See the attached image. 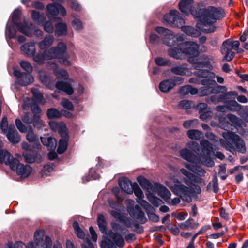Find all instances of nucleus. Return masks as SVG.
Returning a JSON list of instances; mask_svg holds the SVG:
<instances>
[{"instance_id": "1", "label": "nucleus", "mask_w": 248, "mask_h": 248, "mask_svg": "<svg viewBox=\"0 0 248 248\" xmlns=\"http://www.w3.org/2000/svg\"><path fill=\"white\" fill-rule=\"evenodd\" d=\"M180 11L186 14L190 13L197 20L196 27L204 33H211L215 30L214 24L217 16V9L213 6L202 8L201 3H194L193 0H181L179 3Z\"/></svg>"}, {"instance_id": "2", "label": "nucleus", "mask_w": 248, "mask_h": 248, "mask_svg": "<svg viewBox=\"0 0 248 248\" xmlns=\"http://www.w3.org/2000/svg\"><path fill=\"white\" fill-rule=\"evenodd\" d=\"M197 154L199 158L187 149H183L180 152L181 156L189 162L184 164L185 167L199 175L203 176L205 171L199 164L201 162L208 167L214 165L213 159L216 155L212 144L206 140H202L201 148L197 150Z\"/></svg>"}, {"instance_id": "3", "label": "nucleus", "mask_w": 248, "mask_h": 248, "mask_svg": "<svg viewBox=\"0 0 248 248\" xmlns=\"http://www.w3.org/2000/svg\"><path fill=\"white\" fill-rule=\"evenodd\" d=\"M180 172L186 177L184 181L187 186L180 183L175 184L173 186L170 185L167 182L166 184L175 194L180 196L183 201L190 202L192 196L201 193V189L198 184L202 183V179L185 169H181Z\"/></svg>"}, {"instance_id": "4", "label": "nucleus", "mask_w": 248, "mask_h": 248, "mask_svg": "<svg viewBox=\"0 0 248 248\" xmlns=\"http://www.w3.org/2000/svg\"><path fill=\"white\" fill-rule=\"evenodd\" d=\"M181 47L184 50L185 56L188 57V61L192 63L195 69L198 70L212 69L211 61L207 57L202 56L196 61L194 60V58L197 57L199 54L198 44L191 41L186 42L181 44Z\"/></svg>"}, {"instance_id": "5", "label": "nucleus", "mask_w": 248, "mask_h": 248, "mask_svg": "<svg viewBox=\"0 0 248 248\" xmlns=\"http://www.w3.org/2000/svg\"><path fill=\"white\" fill-rule=\"evenodd\" d=\"M66 45L64 43L60 42L56 47L45 50L43 53H39L36 55L34 54L33 59L38 63L43 64L46 60L58 58L62 64L69 65L70 62L67 60L68 56L66 53Z\"/></svg>"}, {"instance_id": "6", "label": "nucleus", "mask_w": 248, "mask_h": 248, "mask_svg": "<svg viewBox=\"0 0 248 248\" xmlns=\"http://www.w3.org/2000/svg\"><path fill=\"white\" fill-rule=\"evenodd\" d=\"M209 70L203 69L199 70L196 74L199 78H203L201 81V84L203 87L201 88L199 90L192 86L189 85V93L192 95L198 94L201 96H206L213 93L215 91L216 83L213 78H215V74L213 72L209 71Z\"/></svg>"}, {"instance_id": "7", "label": "nucleus", "mask_w": 248, "mask_h": 248, "mask_svg": "<svg viewBox=\"0 0 248 248\" xmlns=\"http://www.w3.org/2000/svg\"><path fill=\"white\" fill-rule=\"evenodd\" d=\"M223 139L220 140L221 145L227 150L245 153L246 148L244 141L239 136L231 132H225L222 133Z\"/></svg>"}, {"instance_id": "8", "label": "nucleus", "mask_w": 248, "mask_h": 248, "mask_svg": "<svg viewBox=\"0 0 248 248\" xmlns=\"http://www.w3.org/2000/svg\"><path fill=\"white\" fill-rule=\"evenodd\" d=\"M108 236L104 235L102 237L100 244L101 248H117V247H124V241L120 234L110 232L108 233Z\"/></svg>"}, {"instance_id": "9", "label": "nucleus", "mask_w": 248, "mask_h": 248, "mask_svg": "<svg viewBox=\"0 0 248 248\" xmlns=\"http://www.w3.org/2000/svg\"><path fill=\"white\" fill-rule=\"evenodd\" d=\"M240 43L238 41H231L227 39L222 45L220 51L224 54V59L227 61H231L234 57V53L232 49L235 50L237 53H241L243 50L239 49Z\"/></svg>"}, {"instance_id": "10", "label": "nucleus", "mask_w": 248, "mask_h": 248, "mask_svg": "<svg viewBox=\"0 0 248 248\" xmlns=\"http://www.w3.org/2000/svg\"><path fill=\"white\" fill-rule=\"evenodd\" d=\"M32 100L28 97H26L24 99V103L22 105V108L25 110L29 109L30 107L34 113L33 120L32 123L35 127L37 129H41L44 126V122L40 119V114L41 110L36 104L31 105Z\"/></svg>"}, {"instance_id": "11", "label": "nucleus", "mask_w": 248, "mask_h": 248, "mask_svg": "<svg viewBox=\"0 0 248 248\" xmlns=\"http://www.w3.org/2000/svg\"><path fill=\"white\" fill-rule=\"evenodd\" d=\"M119 184L122 191H120L117 187H114L112 189V192L119 200H122L124 198L123 191L128 194L133 193L134 183H132L128 179L124 178L120 179Z\"/></svg>"}, {"instance_id": "12", "label": "nucleus", "mask_w": 248, "mask_h": 248, "mask_svg": "<svg viewBox=\"0 0 248 248\" xmlns=\"http://www.w3.org/2000/svg\"><path fill=\"white\" fill-rule=\"evenodd\" d=\"M163 22L176 27H180L185 24L184 19L180 16L179 12L175 10H171L169 13L165 15Z\"/></svg>"}, {"instance_id": "13", "label": "nucleus", "mask_w": 248, "mask_h": 248, "mask_svg": "<svg viewBox=\"0 0 248 248\" xmlns=\"http://www.w3.org/2000/svg\"><path fill=\"white\" fill-rule=\"evenodd\" d=\"M15 123L17 129L20 132L27 133V140L30 142H35L37 147L39 148L40 145L36 142L38 141V137L34 133L32 127L31 126H26L19 119H16Z\"/></svg>"}, {"instance_id": "14", "label": "nucleus", "mask_w": 248, "mask_h": 248, "mask_svg": "<svg viewBox=\"0 0 248 248\" xmlns=\"http://www.w3.org/2000/svg\"><path fill=\"white\" fill-rule=\"evenodd\" d=\"M156 31L164 36L163 42L167 46H173L178 42V38L180 36L173 35L172 31L162 27H157L155 28Z\"/></svg>"}, {"instance_id": "15", "label": "nucleus", "mask_w": 248, "mask_h": 248, "mask_svg": "<svg viewBox=\"0 0 248 248\" xmlns=\"http://www.w3.org/2000/svg\"><path fill=\"white\" fill-rule=\"evenodd\" d=\"M16 27L19 31L27 36H31L34 34L36 36L41 37L43 35L41 30L33 28L32 24L26 21L17 24Z\"/></svg>"}, {"instance_id": "16", "label": "nucleus", "mask_w": 248, "mask_h": 248, "mask_svg": "<svg viewBox=\"0 0 248 248\" xmlns=\"http://www.w3.org/2000/svg\"><path fill=\"white\" fill-rule=\"evenodd\" d=\"M14 165H11V170L22 178L28 177L32 171L31 167L29 165L20 163L18 159L15 160Z\"/></svg>"}, {"instance_id": "17", "label": "nucleus", "mask_w": 248, "mask_h": 248, "mask_svg": "<svg viewBox=\"0 0 248 248\" xmlns=\"http://www.w3.org/2000/svg\"><path fill=\"white\" fill-rule=\"evenodd\" d=\"M60 14L62 16L66 15L65 8L60 4H49L47 6V15L49 19Z\"/></svg>"}, {"instance_id": "18", "label": "nucleus", "mask_w": 248, "mask_h": 248, "mask_svg": "<svg viewBox=\"0 0 248 248\" xmlns=\"http://www.w3.org/2000/svg\"><path fill=\"white\" fill-rule=\"evenodd\" d=\"M14 75L17 78L18 83L21 85H27L34 80L33 76L30 73H22L17 70H14Z\"/></svg>"}, {"instance_id": "19", "label": "nucleus", "mask_w": 248, "mask_h": 248, "mask_svg": "<svg viewBox=\"0 0 248 248\" xmlns=\"http://www.w3.org/2000/svg\"><path fill=\"white\" fill-rule=\"evenodd\" d=\"M73 82V81L71 79L69 80L68 82L59 81L56 83L55 86L57 89L63 91L67 94L71 95L74 92L72 87Z\"/></svg>"}, {"instance_id": "20", "label": "nucleus", "mask_w": 248, "mask_h": 248, "mask_svg": "<svg viewBox=\"0 0 248 248\" xmlns=\"http://www.w3.org/2000/svg\"><path fill=\"white\" fill-rule=\"evenodd\" d=\"M17 159L14 158L11 154L5 150L0 151V162L8 165L11 169V165H14L15 160Z\"/></svg>"}, {"instance_id": "21", "label": "nucleus", "mask_w": 248, "mask_h": 248, "mask_svg": "<svg viewBox=\"0 0 248 248\" xmlns=\"http://www.w3.org/2000/svg\"><path fill=\"white\" fill-rule=\"evenodd\" d=\"M6 136L8 140L13 143H17L20 141V137L18 132L15 129L13 124L9 125L6 133Z\"/></svg>"}, {"instance_id": "22", "label": "nucleus", "mask_w": 248, "mask_h": 248, "mask_svg": "<svg viewBox=\"0 0 248 248\" xmlns=\"http://www.w3.org/2000/svg\"><path fill=\"white\" fill-rule=\"evenodd\" d=\"M49 124L53 131H58L61 136H65L66 135L67 129L64 123L51 121Z\"/></svg>"}, {"instance_id": "23", "label": "nucleus", "mask_w": 248, "mask_h": 248, "mask_svg": "<svg viewBox=\"0 0 248 248\" xmlns=\"http://www.w3.org/2000/svg\"><path fill=\"white\" fill-rule=\"evenodd\" d=\"M129 214L132 217L138 219L142 223L146 222L147 220L144 213L138 205H135L134 209H132Z\"/></svg>"}, {"instance_id": "24", "label": "nucleus", "mask_w": 248, "mask_h": 248, "mask_svg": "<svg viewBox=\"0 0 248 248\" xmlns=\"http://www.w3.org/2000/svg\"><path fill=\"white\" fill-rule=\"evenodd\" d=\"M171 71L179 75L190 76L191 73L186 64L174 66L171 68Z\"/></svg>"}, {"instance_id": "25", "label": "nucleus", "mask_w": 248, "mask_h": 248, "mask_svg": "<svg viewBox=\"0 0 248 248\" xmlns=\"http://www.w3.org/2000/svg\"><path fill=\"white\" fill-rule=\"evenodd\" d=\"M49 68L53 69L54 73L58 78L67 79L68 77V73L63 69H57L58 66L55 63L49 62L48 66Z\"/></svg>"}, {"instance_id": "26", "label": "nucleus", "mask_w": 248, "mask_h": 248, "mask_svg": "<svg viewBox=\"0 0 248 248\" xmlns=\"http://www.w3.org/2000/svg\"><path fill=\"white\" fill-rule=\"evenodd\" d=\"M227 88L225 86H218V94L219 93H223L222 95L218 96V101H225L227 99L226 96L228 95L235 96L237 95V93L235 91H230L226 92Z\"/></svg>"}, {"instance_id": "27", "label": "nucleus", "mask_w": 248, "mask_h": 248, "mask_svg": "<svg viewBox=\"0 0 248 248\" xmlns=\"http://www.w3.org/2000/svg\"><path fill=\"white\" fill-rule=\"evenodd\" d=\"M175 86V83L172 79L162 81L159 84V89L163 93H168Z\"/></svg>"}, {"instance_id": "28", "label": "nucleus", "mask_w": 248, "mask_h": 248, "mask_svg": "<svg viewBox=\"0 0 248 248\" xmlns=\"http://www.w3.org/2000/svg\"><path fill=\"white\" fill-rule=\"evenodd\" d=\"M41 140L43 144L47 147L49 150L54 151L57 145L55 139L45 136L41 137Z\"/></svg>"}, {"instance_id": "29", "label": "nucleus", "mask_w": 248, "mask_h": 248, "mask_svg": "<svg viewBox=\"0 0 248 248\" xmlns=\"http://www.w3.org/2000/svg\"><path fill=\"white\" fill-rule=\"evenodd\" d=\"M39 78L42 82L47 86L49 88L51 89L54 87V82L52 80L51 77L47 76L45 72L40 70L38 73Z\"/></svg>"}, {"instance_id": "30", "label": "nucleus", "mask_w": 248, "mask_h": 248, "mask_svg": "<svg viewBox=\"0 0 248 248\" xmlns=\"http://www.w3.org/2000/svg\"><path fill=\"white\" fill-rule=\"evenodd\" d=\"M181 27L182 31L186 33L189 36H190L193 37H197L200 35L201 32L200 31H202L200 30L197 27L196 28L198 29H195L194 28L187 26H180Z\"/></svg>"}, {"instance_id": "31", "label": "nucleus", "mask_w": 248, "mask_h": 248, "mask_svg": "<svg viewBox=\"0 0 248 248\" xmlns=\"http://www.w3.org/2000/svg\"><path fill=\"white\" fill-rule=\"evenodd\" d=\"M169 56L176 59H181L184 58V53L181 47V44L179 46V48H171L168 51Z\"/></svg>"}, {"instance_id": "32", "label": "nucleus", "mask_w": 248, "mask_h": 248, "mask_svg": "<svg viewBox=\"0 0 248 248\" xmlns=\"http://www.w3.org/2000/svg\"><path fill=\"white\" fill-rule=\"evenodd\" d=\"M21 49L28 56H33L36 51L34 44L32 43L24 44L21 46Z\"/></svg>"}, {"instance_id": "33", "label": "nucleus", "mask_w": 248, "mask_h": 248, "mask_svg": "<svg viewBox=\"0 0 248 248\" xmlns=\"http://www.w3.org/2000/svg\"><path fill=\"white\" fill-rule=\"evenodd\" d=\"M67 33V26L66 23L59 22L55 25V33L57 36L66 35Z\"/></svg>"}, {"instance_id": "34", "label": "nucleus", "mask_w": 248, "mask_h": 248, "mask_svg": "<svg viewBox=\"0 0 248 248\" xmlns=\"http://www.w3.org/2000/svg\"><path fill=\"white\" fill-rule=\"evenodd\" d=\"M62 139L60 140L59 146L57 149V152L59 154L63 153L67 149L68 145V140L69 139L68 133H66L65 136H61Z\"/></svg>"}, {"instance_id": "35", "label": "nucleus", "mask_w": 248, "mask_h": 248, "mask_svg": "<svg viewBox=\"0 0 248 248\" xmlns=\"http://www.w3.org/2000/svg\"><path fill=\"white\" fill-rule=\"evenodd\" d=\"M54 41V37L53 36L48 35L45 37L43 40L41 41L39 44V47L40 49L44 50L51 46Z\"/></svg>"}, {"instance_id": "36", "label": "nucleus", "mask_w": 248, "mask_h": 248, "mask_svg": "<svg viewBox=\"0 0 248 248\" xmlns=\"http://www.w3.org/2000/svg\"><path fill=\"white\" fill-rule=\"evenodd\" d=\"M198 226V223L194 222L193 219H189L184 222L178 224L179 227L182 230H188L189 228L195 229Z\"/></svg>"}, {"instance_id": "37", "label": "nucleus", "mask_w": 248, "mask_h": 248, "mask_svg": "<svg viewBox=\"0 0 248 248\" xmlns=\"http://www.w3.org/2000/svg\"><path fill=\"white\" fill-rule=\"evenodd\" d=\"M226 108L232 111H238L241 109L242 106L235 100L229 101L226 104Z\"/></svg>"}, {"instance_id": "38", "label": "nucleus", "mask_w": 248, "mask_h": 248, "mask_svg": "<svg viewBox=\"0 0 248 248\" xmlns=\"http://www.w3.org/2000/svg\"><path fill=\"white\" fill-rule=\"evenodd\" d=\"M188 137L194 140H198L203 137V133L198 130H190L187 131Z\"/></svg>"}, {"instance_id": "39", "label": "nucleus", "mask_w": 248, "mask_h": 248, "mask_svg": "<svg viewBox=\"0 0 248 248\" xmlns=\"http://www.w3.org/2000/svg\"><path fill=\"white\" fill-rule=\"evenodd\" d=\"M22 155L24 157L25 161L29 163H32L36 161L40 157V155L37 153L31 155L25 152L23 153Z\"/></svg>"}, {"instance_id": "40", "label": "nucleus", "mask_w": 248, "mask_h": 248, "mask_svg": "<svg viewBox=\"0 0 248 248\" xmlns=\"http://www.w3.org/2000/svg\"><path fill=\"white\" fill-rule=\"evenodd\" d=\"M97 223L101 232L103 233H106V222L103 215L100 214L98 216Z\"/></svg>"}, {"instance_id": "41", "label": "nucleus", "mask_w": 248, "mask_h": 248, "mask_svg": "<svg viewBox=\"0 0 248 248\" xmlns=\"http://www.w3.org/2000/svg\"><path fill=\"white\" fill-rule=\"evenodd\" d=\"M160 196L164 199L167 202H170V201L171 193L165 187L163 186L160 188L159 191Z\"/></svg>"}, {"instance_id": "42", "label": "nucleus", "mask_w": 248, "mask_h": 248, "mask_svg": "<svg viewBox=\"0 0 248 248\" xmlns=\"http://www.w3.org/2000/svg\"><path fill=\"white\" fill-rule=\"evenodd\" d=\"M31 16L33 19L39 24L42 23L45 19L44 14H41L39 12L36 11H32Z\"/></svg>"}, {"instance_id": "43", "label": "nucleus", "mask_w": 248, "mask_h": 248, "mask_svg": "<svg viewBox=\"0 0 248 248\" xmlns=\"http://www.w3.org/2000/svg\"><path fill=\"white\" fill-rule=\"evenodd\" d=\"M31 91L35 101L39 103L44 104L45 103V102L43 101V96L42 94L38 90L33 89Z\"/></svg>"}, {"instance_id": "44", "label": "nucleus", "mask_w": 248, "mask_h": 248, "mask_svg": "<svg viewBox=\"0 0 248 248\" xmlns=\"http://www.w3.org/2000/svg\"><path fill=\"white\" fill-rule=\"evenodd\" d=\"M73 227L77 236L80 239H84L85 237V234L79 227L78 223L77 222H74L73 224Z\"/></svg>"}, {"instance_id": "45", "label": "nucleus", "mask_w": 248, "mask_h": 248, "mask_svg": "<svg viewBox=\"0 0 248 248\" xmlns=\"http://www.w3.org/2000/svg\"><path fill=\"white\" fill-rule=\"evenodd\" d=\"M47 115L49 119H53L60 118L61 114L57 109L51 108L48 109Z\"/></svg>"}, {"instance_id": "46", "label": "nucleus", "mask_w": 248, "mask_h": 248, "mask_svg": "<svg viewBox=\"0 0 248 248\" xmlns=\"http://www.w3.org/2000/svg\"><path fill=\"white\" fill-rule=\"evenodd\" d=\"M134 187H133V192L137 197V199L144 198V194L136 183H134Z\"/></svg>"}, {"instance_id": "47", "label": "nucleus", "mask_w": 248, "mask_h": 248, "mask_svg": "<svg viewBox=\"0 0 248 248\" xmlns=\"http://www.w3.org/2000/svg\"><path fill=\"white\" fill-rule=\"evenodd\" d=\"M54 170V168L52 164H46L44 166L43 170H42V176H46L49 175V174L52 172Z\"/></svg>"}, {"instance_id": "48", "label": "nucleus", "mask_w": 248, "mask_h": 248, "mask_svg": "<svg viewBox=\"0 0 248 248\" xmlns=\"http://www.w3.org/2000/svg\"><path fill=\"white\" fill-rule=\"evenodd\" d=\"M137 179L143 188H147L150 186V182L144 177L140 176Z\"/></svg>"}, {"instance_id": "49", "label": "nucleus", "mask_w": 248, "mask_h": 248, "mask_svg": "<svg viewBox=\"0 0 248 248\" xmlns=\"http://www.w3.org/2000/svg\"><path fill=\"white\" fill-rule=\"evenodd\" d=\"M213 116V113L211 111L205 110L204 112H200V118L203 121L210 120Z\"/></svg>"}, {"instance_id": "50", "label": "nucleus", "mask_w": 248, "mask_h": 248, "mask_svg": "<svg viewBox=\"0 0 248 248\" xmlns=\"http://www.w3.org/2000/svg\"><path fill=\"white\" fill-rule=\"evenodd\" d=\"M61 104L64 108L69 110H73L74 109L72 103L67 99H62Z\"/></svg>"}, {"instance_id": "51", "label": "nucleus", "mask_w": 248, "mask_h": 248, "mask_svg": "<svg viewBox=\"0 0 248 248\" xmlns=\"http://www.w3.org/2000/svg\"><path fill=\"white\" fill-rule=\"evenodd\" d=\"M219 167L218 175L222 180H225L227 178L228 175H221V174H225L226 172V164L220 165Z\"/></svg>"}, {"instance_id": "52", "label": "nucleus", "mask_w": 248, "mask_h": 248, "mask_svg": "<svg viewBox=\"0 0 248 248\" xmlns=\"http://www.w3.org/2000/svg\"><path fill=\"white\" fill-rule=\"evenodd\" d=\"M21 67L25 71L30 73L32 71V67L31 63L27 61H22L20 63Z\"/></svg>"}, {"instance_id": "53", "label": "nucleus", "mask_w": 248, "mask_h": 248, "mask_svg": "<svg viewBox=\"0 0 248 248\" xmlns=\"http://www.w3.org/2000/svg\"><path fill=\"white\" fill-rule=\"evenodd\" d=\"M154 209L152 208L151 212L147 213L149 219L154 222H157L159 220V217L158 215H156L154 212Z\"/></svg>"}, {"instance_id": "54", "label": "nucleus", "mask_w": 248, "mask_h": 248, "mask_svg": "<svg viewBox=\"0 0 248 248\" xmlns=\"http://www.w3.org/2000/svg\"><path fill=\"white\" fill-rule=\"evenodd\" d=\"M45 31L49 33H53L54 31L53 24L51 22L47 21L44 25Z\"/></svg>"}, {"instance_id": "55", "label": "nucleus", "mask_w": 248, "mask_h": 248, "mask_svg": "<svg viewBox=\"0 0 248 248\" xmlns=\"http://www.w3.org/2000/svg\"><path fill=\"white\" fill-rule=\"evenodd\" d=\"M9 127L7 118L3 117L0 123V128L4 133H7Z\"/></svg>"}, {"instance_id": "56", "label": "nucleus", "mask_w": 248, "mask_h": 248, "mask_svg": "<svg viewBox=\"0 0 248 248\" xmlns=\"http://www.w3.org/2000/svg\"><path fill=\"white\" fill-rule=\"evenodd\" d=\"M179 105L181 108L187 109L191 107L192 105V102L184 100L180 101Z\"/></svg>"}, {"instance_id": "57", "label": "nucleus", "mask_w": 248, "mask_h": 248, "mask_svg": "<svg viewBox=\"0 0 248 248\" xmlns=\"http://www.w3.org/2000/svg\"><path fill=\"white\" fill-rule=\"evenodd\" d=\"M197 120H190L185 121L183 124V126L186 128H189L190 127H194L197 124Z\"/></svg>"}, {"instance_id": "58", "label": "nucleus", "mask_w": 248, "mask_h": 248, "mask_svg": "<svg viewBox=\"0 0 248 248\" xmlns=\"http://www.w3.org/2000/svg\"><path fill=\"white\" fill-rule=\"evenodd\" d=\"M143 198H141L139 199H136L137 202L140 204L141 206H142L143 208L146 209H152L151 206L150 204L146 201L143 199Z\"/></svg>"}, {"instance_id": "59", "label": "nucleus", "mask_w": 248, "mask_h": 248, "mask_svg": "<svg viewBox=\"0 0 248 248\" xmlns=\"http://www.w3.org/2000/svg\"><path fill=\"white\" fill-rule=\"evenodd\" d=\"M148 199L152 204L156 206L161 205L162 203V201L156 197L151 196L148 198Z\"/></svg>"}, {"instance_id": "60", "label": "nucleus", "mask_w": 248, "mask_h": 248, "mask_svg": "<svg viewBox=\"0 0 248 248\" xmlns=\"http://www.w3.org/2000/svg\"><path fill=\"white\" fill-rule=\"evenodd\" d=\"M72 25L76 30H80L83 28L81 21L78 19H75L72 21Z\"/></svg>"}, {"instance_id": "61", "label": "nucleus", "mask_w": 248, "mask_h": 248, "mask_svg": "<svg viewBox=\"0 0 248 248\" xmlns=\"http://www.w3.org/2000/svg\"><path fill=\"white\" fill-rule=\"evenodd\" d=\"M22 120L25 123L31 124L33 122V118L29 113H25L21 117Z\"/></svg>"}, {"instance_id": "62", "label": "nucleus", "mask_w": 248, "mask_h": 248, "mask_svg": "<svg viewBox=\"0 0 248 248\" xmlns=\"http://www.w3.org/2000/svg\"><path fill=\"white\" fill-rule=\"evenodd\" d=\"M155 61L157 65L161 66L167 65L170 63L169 61L162 58H157L155 59Z\"/></svg>"}, {"instance_id": "63", "label": "nucleus", "mask_w": 248, "mask_h": 248, "mask_svg": "<svg viewBox=\"0 0 248 248\" xmlns=\"http://www.w3.org/2000/svg\"><path fill=\"white\" fill-rule=\"evenodd\" d=\"M126 203L127 206L128 212L130 213L131 210L135 208V202L132 200L128 199L126 201Z\"/></svg>"}, {"instance_id": "64", "label": "nucleus", "mask_w": 248, "mask_h": 248, "mask_svg": "<svg viewBox=\"0 0 248 248\" xmlns=\"http://www.w3.org/2000/svg\"><path fill=\"white\" fill-rule=\"evenodd\" d=\"M81 248H94L93 245L90 242L89 239H86L85 242L81 245Z\"/></svg>"}]
</instances>
